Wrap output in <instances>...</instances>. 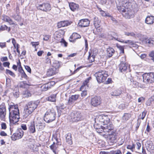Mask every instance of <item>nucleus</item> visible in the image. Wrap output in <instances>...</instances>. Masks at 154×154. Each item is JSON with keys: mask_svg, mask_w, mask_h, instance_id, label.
Wrapping results in <instances>:
<instances>
[{"mask_svg": "<svg viewBox=\"0 0 154 154\" xmlns=\"http://www.w3.org/2000/svg\"><path fill=\"white\" fill-rule=\"evenodd\" d=\"M88 82L89 81H88V80H87L86 79L85 81L80 88L81 91H82L83 89L84 88V87H85L87 85V84L88 83Z\"/></svg>", "mask_w": 154, "mask_h": 154, "instance_id": "ea45409f", "label": "nucleus"}, {"mask_svg": "<svg viewBox=\"0 0 154 154\" xmlns=\"http://www.w3.org/2000/svg\"><path fill=\"white\" fill-rule=\"evenodd\" d=\"M60 42L61 43V45H63L65 47H66L67 46L68 43L63 38H61Z\"/></svg>", "mask_w": 154, "mask_h": 154, "instance_id": "58836bf2", "label": "nucleus"}, {"mask_svg": "<svg viewBox=\"0 0 154 154\" xmlns=\"http://www.w3.org/2000/svg\"><path fill=\"white\" fill-rule=\"evenodd\" d=\"M98 120L99 122L101 123V124L103 125V126H104L105 125H107L108 124L110 125H113L110 122V119L107 116L104 115H100L99 116Z\"/></svg>", "mask_w": 154, "mask_h": 154, "instance_id": "1a4fd4ad", "label": "nucleus"}, {"mask_svg": "<svg viewBox=\"0 0 154 154\" xmlns=\"http://www.w3.org/2000/svg\"><path fill=\"white\" fill-rule=\"evenodd\" d=\"M69 6L70 9L72 11H75L79 7V5L74 3H71L69 4Z\"/></svg>", "mask_w": 154, "mask_h": 154, "instance_id": "bb28decb", "label": "nucleus"}, {"mask_svg": "<svg viewBox=\"0 0 154 154\" xmlns=\"http://www.w3.org/2000/svg\"><path fill=\"white\" fill-rule=\"evenodd\" d=\"M122 91L119 89H116L112 91L110 93L111 96L114 97H117L120 95Z\"/></svg>", "mask_w": 154, "mask_h": 154, "instance_id": "4be33fe9", "label": "nucleus"}, {"mask_svg": "<svg viewBox=\"0 0 154 154\" xmlns=\"http://www.w3.org/2000/svg\"><path fill=\"white\" fill-rule=\"evenodd\" d=\"M59 71V70L58 69L52 66L48 69L47 75L48 76H52L56 75Z\"/></svg>", "mask_w": 154, "mask_h": 154, "instance_id": "dca6fc26", "label": "nucleus"}, {"mask_svg": "<svg viewBox=\"0 0 154 154\" xmlns=\"http://www.w3.org/2000/svg\"><path fill=\"white\" fill-rule=\"evenodd\" d=\"M126 76L128 81L130 82L131 85L134 87H136L137 86L138 84V82L134 80L133 78L132 77L131 74L129 73H127L126 74Z\"/></svg>", "mask_w": 154, "mask_h": 154, "instance_id": "ddd939ff", "label": "nucleus"}, {"mask_svg": "<svg viewBox=\"0 0 154 154\" xmlns=\"http://www.w3.org/2000/svg\"><path fill=\"white\" fill-rule=\"evenodd\" d=\"M2 20L5 21L9 23L10 25H14L15 23L13 22V20L11 19L9 17L4 15L3 16Z\"/></svg>", "mask_w": 154, "mask_h": 154, "instance_id": "412c9836", "label": "nucleus"}, {"mask_svg": "<svg viewBox=\"0 0 154 154\" xmlns=\"http://www.w3.org/2000/svg\"><path fill=\"white\" fill-rule=\"evenodd\" d=\"M100 21L94 23V25L95 28H98L100 26Z\"/></svg>", "mask_w": 154, "mask_h": 154, "instance_id": "3c124183", "label": "nucleus"}, {"mask_svg": "<svg viewBox=\"0 0 154 154\" xmlns=\"http://www.w3.org/2000/svg\"><path fill=\"white\" fill-rule=\"evenodd\" d=\"M13 94L14 96L16 98L18 97L19 96V89L15 88L13 91Z\"/></svg>", "mask_w": 154, "mask_h": 154, "instance_id": "f704fd0d", "label": "nucleus"}, {"mask_svg": "<svg viewBox=\"0 0 154 154\" xmlns=\"http://www.w3.org/2000/svg\"><path fill=\"white\" fill-rule=\"evenodd\" d=\"M87 95V91H86L83 90L82 91L81 95L82 97H85Z\"/></svg>", "mask_w": 154, "mask_h": 154, "instance_id": "4d7b16f0", "label": "nucleus"}, {"mask_svg": "<svg viewBox=\"0 0 154 154\" xmlns=\"http://www.w3.org/2000/svg\"><path fill=\"white\" fill-rule=\"evenodd\" d=\"M77 55L76 53H74L73 54H70L68 55L67 57V59H69V58L70 57H73L76 56Z\"/></svg>", "mask_w": 154, "mask_h": 154, "instance_id": "5fc2aeb1", "label": "nucleus"}, {"mask_svg": "<svg viewBox=\"0 0 154 154\" xmlns=\"http://www.w3.org/2000/svg\"><path fill=\"white\" fill-rule=\"evenodd\" d=\"M98 83L103 82L105 81L108 76L107 72L105 70H100L96 72L94 75Z\"/></svg>", "mask_w": 154, "mask_h": 154, "instance_id": "423d86ee", "label": "nucleus"}, {"mask_svg": "<svg viewBox=\"0 0 154 154\" xmlns=\"http://www.w3.org/2000/svg\"><path fill=\"white\" fill-rule=\"evenodd\" d=\"M125 104H122L119 105V108L121 110H123L125 109Z\"/></svg>", "mask_w": 154, "mask_h": 154, "instance_id": "603ef678", "label": "nucleus"}, {"mask_svg": "<svg viewBox=\"0 0 154 154\" xmlns=\"http://www.w3.org/2000/svg\"><path fill=\"white\" fill-rule=\"evenodd\" d=\"M149 57L152 58H154V51H151L149 54Z\"/></svg>", "mask_w": 154, "mask_h": 154, "instance_id": "052dcab7", "label": "nucleus"}, {"mask_svg": "<svg viewBox=\"0 0 154 154\" xmlns=\"http://www.w3.org/2000/svg\"><path fill=\"white\" fill-rule=\"evenodd\" d=\"M121 41H120V42L125 43V44H133L134 42L131 40H127V41H124L122 39H121Z\"/></svg>", "mask_w": 154, "mask_h": 154, "instance_id": "37998d69", "label": "nucleus"}, {"mask_svg": "<svg viewBox=\"0 0 154 154\" xmlns=\"http://www.w3.org/2000/svg\"><path fill=\"white\" fill-rule=\"evenodd\" d=\"M106 51L107 55L109 58L111 57L115 52L114 49L112 48H107Z\"/></svg>", "mask_w": 154, "mask_h": 154, "instance_id": "5701e85b", "label": "nucleus"}, {"mask_svg": "<svg viewBox=\"0 0 154 154\" xmlns=\"http://www.w3.org/2000/svg\"><path fill=\"white\" fill-rule=\"evenodd\" d=\"M44 124L43 123L41 122H38L36 123V128L38 129H43L44 127L45 126L44 125Z\"/></svg>", "mask_w": 154, "mask_h": 154, "instance_id": "473e14b6", "label": "nucleus"}, {"mask_svg": "<svg viewBox=\"0 0 154 154\" xmlns=\"http://www.w3.org/2000/svg\"><path fill=\"white\" fill-rule=\"evenodd\" d=\"M71 138V134L70 133H68L66 137V142L70 145H71L72 143Z\"/></svg>", "mask_w": 154, "mask_h": 154, "instance_id": "c85d7f7f", "label": "nucleus"}, {"mask_svg": "<svg viewBox=\"0 0 154 154\" xmlns=\"http://www.w3.org/2000/svg\"><path fill=\"white\" fill-rule=\"evenodd\" d=\"M127 149H130L132 152H133L134 149L135 148V144L133 143L132 145H128L126 147Z\"/></svg>", "mask_w": 154, "mask_h": 154, "instance_id": "4c0bfd02", "label": "nucleus"}, {"mask_svg": "<svg viewBox=\"0 0 154 154\" xmlns=\"http://www.w3.org/2000/svg\"><path fill=\"white\" fill-rule=\"evenodd\" d=\"M94 126L98 133H102L104 132L109 136L116 135L115 130L113 129V125L110 126V124H108L107 125H105L104 126H98L96 124H94Z\"/></svg>", "mask_w": 154, "mask_h": 154, "instance_id": "7ed1b4c3", "label": "nucleus"}, {"mask_svg": "<svg viewBox=\"0 0 154 154\" xmlns=\"http://www.w3.org/2000/svg\"><path fill=\"white\" fill-rule=\"evenodd\" d=\"M6 47V42H0V47L2 48H5Z\"/></svg>", "mask_w": 154, "mask_h": 154, "instance_id": "6e6d98bb", "label": "nucleus"}, {"mask_svg": "<svg viewBox=\"0 0 154 154\" xmlns=\"http://www.w3.org/2000/svg\"><path fill=\"white\" fill-rule=\"evenodd\" d=\"M79 94H75L72 95L69 97L68 100V104L69 105H72L79 98Z\"/></svg>", "mask_w": 154, "mask_h": 154, "instance_id": "f3484780", "label": "nucleus"}, {"mask_svg": "<svg viewBox=\"0 0 154 154\" xmlns=\"http://www.w3.org/2000/svg\"><path fill=\"white\" fill-rule=\"evenodd\" d=\"M38 9L42 11L48 12L51 9V5L48 3H44L42 4H38L37 6Z\"/></svg>", "mask_w": 154, "mask_h": 154, "instance_id": "9d476101", "label": "nucleus"}, {"mask_svg": "<svg viewBox=\"0 0 154 154\" xmlns=\"http://www.w3.org/2000/svg\"><path fill=\"white\" fill-rule=\"evenodd\" d=\"M21 74V77L22 78H23L26 79H27L28 77L26 75L24 71L20 73Z\"/></svg>", "mask_w": 154, "mask_h": 154, "instance_id": "49530a36", "label": "nucleus"}, {"mask_svg": "<svg viewBox=\"0 0 154 154\" xmlns=\"http://www.w3.org/2000/svg\"><path fill=\"white\" fill-rule=\"evenodd\" d=\"M9 119L11 123L14 124L19 121L20 113L17 104L12 103L9 105Z\"/></svg>", "mask_w": 154, "mask_h": 154, "instance_id": "f03ea898", "label": "nucleus"}, {"mask_svg": "<svg viewBox=\"0 0 154 154\" xmlns=\"http://www.w3.org/2000/svg\"><path fill=\"white\" fill-rule=\"evenodd\" d=\"M146 43L149 44L150 46H152L154 43V41L151 39H149L146 40Z\"/></svg>", "mask_w": 154, "mask_h": 154, "instance_id": "c03bdc74", "label": "nucleus"}, {"mask_svg": "<svg viewBox=\"0 0 154 154\" xmlns=\"http://www.w3.org/2000/svg\"><path fill=\"white\" fill-rule=\"evenodd\" d=\"M125 34L128 36L134 37L135 36V34L133 32H125Z\"/></svg>", "mask_w": 154, "mask_h": 154, "instance_id": "a18cd8bd", "label": "nucleus"}, {"mask_svg": "<svg viewBox=\"0 0 154 154\" xmlns=\"http://www.w3.org/2000/svg\"><path fill=\"white\" fill-rule=\"evenodd\" d=\"M0 135L2 136H5L7 135V134L4 131H2L0 133Z\"/></svg>", "mask_w": 154, "mask_h": 154, "instance_id": "774afa93", "label": "nucleus"}, {"mask_svg": "<svg viewBox=\"0 0 154 154\" xmlns=\"http://www.w3.org/2000/svg\"><path fill=\"white\" fill-rule=\"evenodd\" d=\"M119 69L120 71L123 73L125 72L127 69V66L125 63L121 62L119 65Z\"/></svg>", "mask_w": 154, "mask_h": 154, "instance_id": "a211bd4d", "label": "nucleus"}, {"mask_svg": "<svg viewBox=\"0 0 154 154\" xmlns=\"http://www.w3.org/2000/svg\"><path fill=\"white\" fill-rule=\"evenodd\" d=\"M81 36L79 34L76 33L74 32L72 33V35L70 36L69 38L71 39H73V40H71L69 39V40L70 42H73L75 41V40L76 39L78 38H80Z\"/></svg>", "mask_w": 154, "mask_h": 154, "instance_id": "aec40b11", "label": "nucleus"}, {"mask_svg": "<svg viewBox=\"0 0 154 154\" xmlns=\"http://www.w3.org/2000/svg\"><path fill=\"white\" fill-rule=\"evenodd\" d=\"M28 129L30 133H34L35 132V129L34 122L31 123Z\"/></svg>", "mask_w": 154, "mask_h": 154, "instance_id": "a878e982", "label": "nucleus"}, {"mask_svg": "<svg viewBox=\"0 0 154 154\" xmlns=\"http://www.w3.org/2000/svg\"><path fill=\"white\" fill-rule=\"evenodd\" d=\"M25 67L26 70L28 72H29L31 73V69L28 66H25Z\"/></svg>", "mask_w": 154, "mask_h": 154, "instance_id": "864d4df0", "label": "nucleus"}, {"mask_svg": "<svg viewBox=\"0 0 154 154\" xmlns=\"http://www.w3.org/2000/svg\"><path fill=\"white\" fill-rule=\"evenodd\" d=\"M69 24L68 22L67 21H62L58 23L57 27L59 28L61 27L67 26Z\"/></svg>", "mask_w": 154, "mask_h": 154, "instance_id": "b1692460", "label": "nucleus"}, {"mask_svg": "<svg viewBox=\"0 0 154 154\" xmlns=\"http://www.w3.org/2000/svg\"><path fill=\"white\" fill-rule=\"evenodd\" d=\"M62 62L58 61H55L53 63L52 67L59 70V68L61 66Z\"/></svg>", "mask_w": 154, "mask_h": 154, "instance_id": "cd10ccee", "label": "nucleus"}, {"mask_svg": "<svg viewBox=\"0 0 154 154\" xmlns=\"http://www.w3.org/2000/svg\"><path fill=\"white\" fill-rule=\"evenodd\" d=\"M46 62L48 64H51V60L50 58L48 57H46Z\"/></svg>", "mask_w": 154, "mask_h": 154, "instance_id": "69168bd1", "label": "nucleus"}, {"mask_svg": "<svg viewBox=\"0 0 154 154\" xmlns=\"http://www.w3.org/2000/svg\"><path fill=\"white\" fill-rule=\"evenodd\" d=\"M117 47H118V48H119V49L121 53H124V48L123 47L119 45H117Z\"/></svg>", "mask_w": 154, "mask_h": 154, "instance_id": "de8ad7c7", "label": "nucleus"}, {"mask_svg": "<svg viewBox=\"0 0 154 154\" xmlns=\"http://www.w3.org/2000/svg\"><path fill=\"white\" fill-rule=\"evenodd\" d=\"M5 30H7L9 32L11 30V28L10 27H8L5 25H2L0 27V31H2Z\"/></svg>", "mask_w": 154, "mask_h": 154, "instance_id": "7c9ffc66", "label": "nucleus"}, {"mask_svg": "<svg viewBox=\"0 0 154 154\" xmlns=\"http://www.w3.org/2000/svg\"><path fill=\"white\" fill-rule=\"evenodd\" d=\"M21 127L22 129L24 130H27V127L26 125L22 124L21 125Z\"/></svg>", "mask_w": 154, "mask_h": 154, "instance_id": "680f3d73", "label": "nucleus"}, {"mask_svg": "<svg viewBox=\"0 0 154 154\" xmlns=\"http://www.w3.org/2000/svg\"><path fill=\"white\" fill-rule=\"evenodd\" d=\"M131 3L128 2L127 0L122 1L121 5L118 6L117 8L122 15L126 18L130 19L134 17V11L130 9Z\"/></svg>", "mask_w": 154, "mask_h": 154, "instance_id": "f257e3e1", "label": "nucleus"}, {"mask_svg": "<svg viewBox=\"0 0 154 154\" xmlns=\"http://www.w3.org/2000/svg\"><path fill=\"white\" fill-rule=\"evenodd\" d=\"M71 121L72 122H77L83 119V116L80 112L73 111L69 115Z\"/></svg>", "mask_w": 154, "mask_h": 154, "instance_id": "0eeeda50", "label": "nucleus"}, {"mask_svg": "<svg viewBox=\"0 0 154 154\" xmlns=\"http://www.w3.org/2000/svg\"><path fill=\"white\" fill-rule=\"evenodd\" d=\"M101 14L103 16H105L106 15V13L104 11L102 10H100Z\"/></svg>", "mask_w": 154, "mask_h": 154, "instance_id": "338daca9", "label": "nucleus"}, {"mask_svg": "<svg viewBox=\"0 0 154 154\" xmlns=\"http://www.w3.org/2000/svg\"><path fill=\"white\" fill-rule=\"evenodd\" d=\"M112 38H111V39H112L113 38L119 42L121 41V39L119 38V36L117 33L113 32L112 33Z\"/></svg>", "mask_w": 154, "mask_h": 154, "instance_id": "2f4dec72", "label": "nucleus"}, {"mask_svg": "<svg viewBox=\"0 0 154 154\" xmlns=\"http://www.w3.org/2000/svg\"><path fill=\"white\" fill-rule=\"evenodd\" d=\"M151 130V129L150 127V126L149 125V123H148L147 124V127L146 129V131L148 132H149Z\"/></svg>", "mask_w": 154, "mask_h": 154, "instance_id": "0e129e2a", "label": "nucleus"}, {"mask_svg": "<svg viewBox=\"0 0 154 154\" xmlns=\"http://www.w3.org/2000/svg\"><path fill=\"white\" fill-rule=\"evenodd\" d=\"M141 121L140 120V119H138L137 120V125L136 127V130H137V129L138 128L140 123H141Z\"/></svg>", "mask_w": 154, "mask_h": 154, "instance_id": "09e8293b", "label": "nucleus"}, {"mask_svg": "<svg viewBox=\"0 0 154 154\" xmlns=\"http://www.w3.org/2000/svg\"><path fill=\"white\" fill-rule=\"evenodd\" d=\"M6 114V106L4 103L0 105V118L2 121H5Z\"/></svg>", "mask_w": 154, "mask_h": 154, "instance_id": "9b49d317", "label": "nucleus"}, {"mask_svg": "<svg viewBox=\"0 0 154 154\" xmlns=\"http://www.w3.org/2000/svg\"><path fill=\"white\" fill-rule=\"evenodd\" d=\"M10 64V63L9 62H5L3 63V65L5 67L7 66L9 68Z\"/></svg>", "mask_w": 154, "mask_h": 154, "instance_id": "bf43d9fd", "label": "nucleus"}, {"mask_svg": "<svg viewBox=\"0 0 154 154\" xmlns=\"http://www.w3.org/2000/svg\"><path fill=\"white\" fill-rule=\"evenodd\" d=\"M31 44L32 46L35 47L36 45H38V42H32L31 43Z\"/></svg>", "mask_w": 154, "mask_h": 154, "instance_id": "e2e57ef3", "label": "nucleus"}, {"mask_svg": "<svg viewBox=\"0 0 154 154\" xmlns=\"http://www.w3.org/2000/svg\"><path fill=\"white\" fill-rule=\"evenodd\" d=\"M12 17L15 20L19 21L21 20V17L18 14H15L12 16Z\"/></svg>", "mask_w": 154, "mask_h": 154, "instance_id": "e433bc0d", "label": "nucleus"}, {"mask_svg": "<svg viewBox=\"0 0 154 154\" xmlns=\"http://www.w3.org/2000/svg\"><path fill=\"white\" fill-rule=\"evenodd\" d=\"M145 23L149 25L154 24V17L153 16H147L146 19Z\"/></svg>", "mask_w": 154, "mask_h": 154, "instance_id": "6ab92c4d", "label": "nucleus"}, {"mask_svg": "<svg viewBox=\"0 0 154 154\" xmlns=\"http://www.w3.org/2000/svg\"><path fill=\"white\" fill-rule=\"evenodd\" d=\"M56 94L52 95L48 97V100L50 101L54 102L56 100Z\"/></svg>", "mask_w": 154, "mask_h": 154, "instance_id": "c9c22d12", "label": "nucleus"}, {"mask_svg": "<svg viewBox=\"0 0 154 154\" xmlns=\"http://www.w3.org/2000/svg\"><path fill=\"white\" fill-rule=\"evenodd\" d=\"M51 82H48L42 85L41 86V88L42 91H46L51 88Z\"/></svg>", "mask_w": 154, "mask_h": 154, "instance_id": "393cba45", "label": "nucleus"}, {"mask_svg": "<svg viewBox=\"0 0 154 154\" xmlns=\"http://www.w3.org/2000/svg\"><path fill=\"white\" fill-rule=\"evenodd\" d=\"M146 115V112L144 111H143L142 112V114H141V119L142 120L143 119L144 117H145Z\"/></svg>", "mask_w": 154, "mask_h": 154, "instance_id": "13d9d810", "label": "nucleus"}, {"mask_svg": "<svg viewBox=\"0 0 154 154\" xmlns=\"http://www.w3.org/2000/svg\"><path fill=\"white\" fill-rule=\"evenodd\" d=\"M50 147L54 154H57V149L55 143L54 142L53 144L50 146Z\"/></svg>", "mask_w": 154, "mask_h": 154, "instance_id": "c756f323", "label": "nucleus"}, {"mask_svg": "<svg viewBox=\"0 0 154 154\" xmlns=\"http://www.w3.org/2000/svg\"><path fill=\"white\" fill-rule=\"evenodd\" d=\"M95 56L93 54L91 55V53L89 52V56L88 57V59L90 63L94 61Z\"/></svg>", "mask_w": 154, "mask_h": 154, "instance_id": "72a5a7b5", "label": "nucleus"}, {"mask_svg": "<svg viewBox=\"0 0 154 154\" xmlns=\"http://www.w3.org/2000/svg\"><path fill=\"white\" fill-rule=\"evenodd\" d=\"M24 132L21 129H19L16 133H14L11 137L12 140L15 141L22 138Z\"/></svg>", "mask_w": 154, "mask_h": 154, "instance_id": "f8f14e48", "label": "nucleus"}, {"mask_svg": "<svg viewBox=\"0 0 154 154\" xmlns=\"http://www.w3.org/2000/svg\"><path fill=\"white\" fill-rule=\"evenodd\" d=\"M140 75L142 76L143 82L146 83L150 84L154 82V73L152 72L145 73L143 74L142 72H140Z\"/></svg>", "mask_w": 154, "mask_h": 154, "instance_id": "6e6552de", "label": "nucleus"}, {"mask_svg": "<svg viewBox=\"0 0 154 154\" xmlns=\"http://www.w3.org/2000/svg\"><path fill=\"white\" fill-rule=\"evenodd\" d=\"M130 116L129 114L125 113L124 115L122 117V119L123 120H127L130 118Z\"/></svg>", "mask_w": 154, "mask_h": 154, "instance_id": "a19ab883", "label": "nucleus"}, {"mask_svg": "<svg viewBox=\"0 0 154 154\" xmlns=\"http://www.w3.org/2000/svg\"><path fill=\"white\" fill-rule=\"evenodd\" d=\"M37 104L35 102H29L26 105L23 113V118L29 119H30L31 114L37 106Z\"/></svg>", "mask_w": 154, "mask_h": 154, "instance_id": "20e7f679", "label": "nucleus"}, {"mask_svg": "<svg viewBox=\"0 0 154 154\" xmlns=\"http://www.w3.org/2000/svg\"><path fill=\"white\" fill-rule=\"evenodd\" d=\"M101 103L100 97L95 96L93 97L91 100V104L94 106L96 107L100 105Z\"/></svg>", "mask_w": 154, "mask_h": 154, "instance_id": "4468645a", "label": "nucleus"}, {"mask_svg": "<svg viewBox=\"0 0 154 154\" xmlns=\"http://www.w3.org/2000/svg\"><path fill=\"white\" fill-rule=\"evenodd\" d=\"M6 74H8L13 77H15V75L14 73L9 69H7L6 70Z\"/></svg>", "mask_w": 154, "mask_h": 154, "instance_id": "79ce46f5", "label": "nucleus"}, {"mask_svg": "<svg viewBox=\"0 0 154 154\" xmlns=\"http://www.w3.org/2000/svg\"><path fill=\"white\" fill-rule=\"evenodd\" d=\"M90 21L87 19L80 20L78 23V26L81 27H86L89 26Z\"/></svg>", "mask_w": 154, "mask_h": 154, "instance_id": "2eb2a0df", "label": "nucleus"}, {"mask_svg": "<svg viewBox=\"0 0 154 154\" xmlns=\"http://www.w3.org/2000/svg\"><path fill=\"white\" fill-rule=\"evenodd\" d=\"M56 117V112L53 109L48 110L45 113L44 120L47 123H50L54 121Z\"/></svg>", "mask_w": 154, "mask_h": 154, "instance_id": "39448f33", "label": "nucleus"}, {"mask_svg": "<svg viewBox=\"0 0 154 154\" xmlns=\"http://www.w3.org/2000/svg\"><path fill=\"white\" fill-rule=\"evenodd\" d=\"M1 129H2L5 130L7 128V125L5 123L2 122L1 124Z\"/></svg>", "mask_w": 154, "mask_h": 154, "instance_id": "8fccbe9b", "label": "nucleus"}]
</instances>
